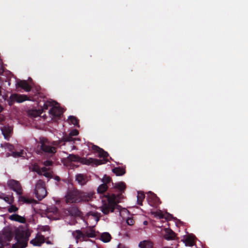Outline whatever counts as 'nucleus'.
<instances>
[{"instance_id": "obj_15", "label": "nucleus", "mask_w": 248, "mask_h": 248, "mask_svg": "<svg viewBox=\"0 0 248 248\" xmlns=\"http://www.w3.org/2000/svg\"><path fill=\"white\" fill-rule=\"evenodd\" d=\"M165 234L164 237L165 239L168 240H174L176 237V233L171 229H165Z\"/></svg>"}, {"instance_id": "obj_40", "label": "nucleus", "mask_w": 248, "mask_h": 248, "mask_svg": "<svg viewBox=\"0 0 248 248\" xmlns=\"http://www.w3.org/2000/svg\"><path fill=\"white\" fill-rule=\"evenodd\" d=\"M5 120V117L3 115L0 114V124H2V122Z\"/></svg>"}, {"instance_id": "obj_8", "label": "nucleus", "mask_w": 248, "mask_h": 248, "mask_svg": "<svg viewBox=\"0 0 248 248\" xmlns=\"http://www.w3.org/2000/svg\"><path fill=\"white\" fill-rule=\"evenodd\" d=\"M40 149L45 153L51 155H54L57 151L56 148L52 145L46 143L44 140L40 141Z\"/></svg>"}, {"instance_id": "obj_46", "label": "nucleus", "mask_w": 248, "mask_h": 248, "mask_svg": "<svg viewBox=\"0 0 248 248\" xmlns=\"http://www.w3.org/2000/svg\"><path fill=\"white\" fill-rule=\"evenodd\" d=\"M76 212H75V215H78V213L79 212V210L77 209H76Z\"/></svg>"}, {"instance_id": "obj_34", "label": "nucleus", "mask_w": 248, "mask_h": 248, "mask_svg": "<svg viewBox=\"0 0 248 248\" xmlns=\"http://www.w3.org/2000/svg\"><path fill=\"white\" fill-rule=\"evenodd\" d=\"M126 223L128 225L132 226L134 224L135 221L133 217H128L126 220Z\"/></svg>"}, {"instance_id": "obj_33", "label": "nucleus", "mask_w": 248, "mask_h": 248, "mask_svg": "<svg viewBox=\"0 0 248 248\" xmlns=\"http://www.w3.org/2000/svg\"><path fill=\"white\" fill-rule=\"evenodd\" d=\"M18 210V208L15 205H11L8 208V212L10 213L16 212Z\"/></svg>"}, {"instance_id": "obj_24", "label": "nucleus", "mask_w": 248, "mask_h": 248, "mask_svg": "<svg viewBox=\"0 0 248 248\" xmlns=\"http://www.w3.org/2000/svg\"><path fill=\"white\" fill-rule=\"evenodd\" d=\"M184 243H185V245L187 246L191 247L193 246L194 245V240L193 237L187 236L185 239H184Z\"/></svg>"}, {"instance_id": "obj_45", "label": "nucleus", "mask_w": 248, "mask_h": 248, "mask_svg": "<svg viewBox=\"0 0 248 248\" xmlns=\"http://www.w3.org/2000/svg\"><path fill=\"white\" fill-rule=\"evenodd\" d=\"M3 110V107L0 104V113Z\"/></svg>"}, {"instance_id": "obj_2", "label": "nucleus", "mask_w": 248, "mask_h": 248, "mask_svg": "<svg viewBox=\"0 0 248 248\" xmlns=\"http://www.w3.org/2000/svg\"><path fill=\"white\" fill-rule=\"evenodd\" d=\"M93 194L91 193H86L79 191L77 189H68L66 195L67 202H79L81 201L88 202L91 200Z\"/></svg>"}, {"instance_id": "obj_37", "label": "nucleus", "mask_w": 248, "mask_h": 248, "mask_svg": "<svg viewBox=\"0 0 248 248\" xmlns=\"http://www.w3.org/2000/svg\"><path fill=\"white\" fill-rule=\"evenodd\" d=\"M155 216H157L159 218L161 219V218H165L166 219H168V217H164V215H163V214L161 212H159V213H156V215H155Z\"/></svg>"}, {"instance_id": "obj_21", "label": "nucleus", "mask_w": 248, "mask_h": 248, "mask_svg": "<svg viewBox=\"0 0 248 248\" xmlns=\"http://www.w3.org/2000/svg\"><path fill=\"white\" fill-rule=\"evenodd\" d=\"M112 171L117 176H122L125 173V169L121 167L114 168Z\"/></svg>"}, {"instance_id": "obj_36", "label": "nucleus", "mask_w": 248, "mask_h": 248, "mask_svg": "<svg viewBox=\"0 0 248 248\" xmlns=\"http://www.w3.org/2000/svg\"><path fill=\"white\" fill-rule=\"evenodd\" d=\"M53 164V162L51 160H46L44 162V165L45 166L49 167L52 166Z\"/></svg>"}, {"instance_id": "obj_43", "label": "nucleus", "mask_w": 248, "mask_h": 248, "mask_svg": "<svg viewBox=\"0 0 248 248\" xmlns=\"http://www.w3.org/2000/svg\"><path fill=\"white\" fill-rule=\"evenodd\" d=\"M41 170L42 172H44L45 173V172H46L47 169L46 167H43V168H42Z\"/></svg>"}, {"instance_id": "obj_47", "label": "nucleus", "mask_w": 248, "mask_h": 248, "mask_svg": "<svg viewBox=\"0 0 248 248\" xmlns=\"http://www.w3.org/2000/svg\"><path fill=\"white\" fill-rule=\"evenodd\" d=\"M143 224L145 225H147L148 224V221H144L143 222Z\"/></svg>"}, {"instance_id": "obj_30", "label": "nucleus", "mask_w": 248, "mask_h": 248, "mask_svg": "<svg viewBox=\"0 0 248 248\" xmlns=\"http://www.w3.org/2000/svg\"><path fill=\"white\" fill-rule=\"evenodd\" d=\"M63 141V140H58V141H54L52 142V146L53 147L58 146L59 145L64 144V143H62Z\"/></svg>"}, {"instance_id": "obj_7", "label": "nucleus", "mask_w": 248, "mask_h": 248, "mask_svg": "<svg viewBox=\"0 0 248 248\" xmlns=\"http://www.w3.org/2000/svg\"><path fill=\"white\" fill-rule=\"evenodd\" d=\"M7 186L11 189L16 192L19 196L22 195L23 189L19 181L10 179L7 182Z\"/></svg>"}, {"instance_id": "obj_19", "label": "nucleus", "mask_w": 248, "mask_h": 248, "mask_svg": "<svg viewBox=\"0 0 248 248\" xmlns=\"http://www.w3.org/2000/svg\"><path fill=\"white\" fill-rule=\"evenodd\" d=\"M67 159L68 160L70 161H74V162H81L82 163L85 164V160H83L84 158H81L78 155H75L73 154H70L67 157Z\"/></svg>"}, {"instance_id": "obj_20", "label": "nucleus", "mask_w": 248, "mask_h": 248, "mask_svg": "<svg viewBox=\"0 0 248 248\" xmlns=\"http://www.w3.org/2000/svg\"><path fill=\"white\" fill-rule=\"evenodd\" d=\"M9 219L12 220L17 221L20 223H24L26 221L25 218L17 214H13L9 217Z\"/></svg>"}, {"instance_id": "obj_48", "label": "nucleus", "mask_w": 248, "mask_h": 248, "mask_svg": "<svg viewBox=\"0 0 248 248\" xmlns=\"http://www.w3.org/2000/svg\"><path fill=\"white\" fill-rule=\"evenodd\" d=\"M1 87L0 86V95L1 94Z\"/></svg>"}, {"instance_id": "obj_29", "label": "nucleus", "mask_w": 248, "mask_h": 248, "mask_svg": "<svg viewBox=\"0 0 248 248\" xmlns=\"http://www.w3.org/2000/svg\"><path fill=\"white\" fill-rule=\"evenodd\" d=\"M75 140H76V139L73 138V136H71L70 135H69L68 136L65 137L63 138V142L74 141Z\"/></svg>"}, {"instance_id": "obj_32", "label": "nucleus", "mask_w": 248, "mask_h": 248, "mask_svg": "<svg viewBox=\"0 0 248 248\" xmlns=\"http://www.w3.org/2000/svg\"><path fill=\"white\" fill-rule=\"evenodd\" d=\"M23 154V151H21L20 152H13V156L15 157H21L22 156Z\"/></svg>"}, {"instance_id": "obj_11", "label": "nucleus", "mask_w": 248, "mask_h": 248, "mask_svg": "<svg viewBox=\"0 0 248 248\" xmlns=\"http://www.w3.org/2000/svg\"><path fill=\"white\" fill-rule=\"evenodd\" d=\"M49 113L53 117L60 118L62 114V111L60 108L53 106L49 110Z\"/></svg>"}, {"instance_id": "obj_3", "label": "nucleus", "mask_w": 248, "mask_h": 248, "mask_svg": "<svg viewBox=\"0 0 248 248\" xmlns=\"http://www.w3.org/2000/svg\"><path fill=\"white\" fill-rule=\"evenodd\" d=\"M89 148H91L92 149L95 153L98 154L99 157H102L103 159H94L89 158V159H83L85 160V164L86 165H94L97 166L101 164H105L107 162L108 159L107 158L108 156V152L105 151L103 149L100 148L97 145H93L92 143H88Z\"/></svg>"}, {"instance_id": "obj_18", "label": "nucleus", "mask_w": 248, "mask_h": 248, "mask_svg": "<svg viewBox=\"0 0 248 248\" xmlns=\"http://www.w3.org/2000/svg\"><path fill=\"white\" fill-rule=\"evenodd\" d=\"M17 84L26 92H30L31 90V86L26 80H20L17 83Z\"/></svg>"}, {"instance_id": "obj_6", "label": "nucleus", "mask_w": 248, "mask_h": 248, "mask_svg": "<svg viewBox=\"0 0 248 248\" xmlns=\"http://www.w3.org/2000/svg\"><path fill=\"white\" fill-rule=\"evenodd\" d=\"M16 243L13 245V248H25L27 246L29 235L23 232L16 233L15 236Z\"/></svg>"}, {"instance_id": "obj_44", "label": "nucleus", "mask_w": 248, "mask_h": 248, "mask_svg": "<svg viewBox=\"0 0 248 248\" xmlns=\"http://www.w3.org/2000/svg\"><path fill=\"white\" fill-rule=\"evenodd\" d=\"M117 248H125V247L123 245H122L121 244H119L118 245Z\"/></svg>"}, {"instance_id": "obj_39", "label": "nucleus", "mask_w": 248, "mask_h": 248, "mask_svg": "<svg viewBox=\"0 0 248 248\" xmlns=\"http://www.w3.org/2000/svg\"><path fill=\"white\" fill-rule=\"evenodd\" d=\"M42 175H44L47 178H51V174L48 172L44 173V174H42Z\"/></svg>"}, {"instance_id": "obj_22", "label": "nucleus", "mask_w": 248, "mask_h": 248, "mask_svg": "<svg viewBox=\"0 0 248 248\" xmlns=\"http://www.w3.org/2000/svg\"><path fill=\"white\" fill-rule=\"evenodd\" d=\"M19 199L24 202L28 204L37 203V202L35 200L33 199L27 198L24 196H22V195L19 196Z\"/></svg>"}, {"instance_id": "obj_41", "label": "nucleus", "mask_w": 248, "mask_h": 248, "mask_svg": "<svg viewBox=\"0 0 248 248\" xmlns=\"http://www.w3.org/2000/svg\"><path fill=\"white\" fill-rule=\"evenodd\" d=\"M4 72V68L1 63L0 62V75H2Z\"/></svg>"}, {"instance_id": "obj_35", "label": "nucleus", "mask_w": 248, "mask_h": 248, "mask_svg": "<svg viewBox=\"0 0 248 248\" xmlns=\"http://www.w3.org/2000/svg\"><path fill=\"white\" fill-rule=\"evenodd\" d=\"M78 131L77 129L72 130L69 133V135L71 136H77L78 134Z\"/></svg>"}, {"instance_id": "obj_23", "label": "nucleus", "mask_w": 248, "mask_h": 248, "mask_svg": "<svg viewBox=\"0 0 248 248\" xmlns=\"http://www.w3.org/2000/svg\"><path fill=\"white\" fill-rule=\"evenodd\" d=\"M111 238V235L108 232H104L101 235V240L105 243L109 242Z\"/></svg>"}, {"instance_id": "obj_28", "label": "nucleus", "mask_w": 248, "mask_h": 248, "mask_svg": "<svg viewBox=\"0 0 248 248\" xmlns=\"http://www.w3.org/2000/svg\"><path fill=\"white\" fill-rule=\"evenodd\" d=\"M31 170L36 172L39 175H42V171L40 167L37 164H34L31 168Z\"/></svg>"}, {"instance_id": "obj_38", "label": "nucleus", "mask_w": 248, "mask_h": 248, "mask_svg": "<svg viewBox=\"0 0 248 248\" xmlns=\"http://www.w3.org/2000/svg\"><path fill=\"white\" fill-rule=\"evenodd\" d=\"M9 105L12 106L13 105L16 100L15 99L11 98V95L10 96L9 98L7 100Z\"/></svg>"}, {"instance_id": "obj_10", "label": "nucleus", "mask_w": 248, "mask_h": 248, "mask_svg": "<svg viewBox=\"0 0 248 248\" xmlns=\"http://www.w3.org/2000/svg\"><path fill=\"white\" fill-rule=\"evenodd\" d=\"M54 102H51L49 101H46L44 104L42 109L41 110H32L31 113V115L34 117L39 116L43 111L47 110L48 108V107L53 106L54 105Z\"/></svg>"}, {"instance_id": "obj_5", "label": "nucleus", "mask_w": 248, "mask_h": 248, "mask_svg": "<svg viewBox=\"0 0 248 248\" xmlns=\"http://www.w3.org/2000/svg\"><path fill=\"white\" fill-rule=\"evenodd\" d=\"M34 194L39 201H41L47 195L46 184L43 180H39L37 182L34 189Z\"/></svg>"}, {"instance_id": "obj_1", "label": "nucleus", "mask_w": 248, "mask_h": 248, "mask_svg": "<svg viewBox=\"0 0 248 248\" xmlns=\"http://www.w3.org/2000/svg\"><path fill=\"white\" fill-rule=\"evenodd\" d=\"M114 188L118 190L120 193L117 194L113 193L111 195H106L107 202L102 201L103 204L100 209L105 215H108L110 212H114L115 207L118 206L117 204L120 202V200L123 197L122 193L124 192L126 188L125 184L123 182L116 183Z\"/></svg>"}, {"instance_id": "obj_26", "label": "nucleus", "mask_w": 248, "mask_h": 248, "mask_svg": "<svg viewBox=\"0 0 248 248\" xmlns=\"http://www.w3.org/2000/svg\"><path fill=\"white\" fill-rule=\"evenodd\" d=\"M108 187L106 184H102L97 188V192L100 194L104 193L108 189Z\"/></svg>"}, {"instance_id": "obj_12", "label": "nucleus", "mask_w": 248, "mask_h": 248, "mask_svg": "<svg viewBox=\"0 0 248 248\" xmlns=\"http://www.w3.org/2000/svg\"><path fill=\"white\" fill-rule=\"evenodd\" d=\"M0 129L4 139L9 140L12 133V128L9 126H3L0 127Z\"/></svg>"}, {"instance_id": "obj_49", "label": "nucleus", "mask_w": 248, "mask_h": 248, "mask_svg": "<svg viewBox=\"0 0 248 248\" xmlns=\"http://www.w3.org/2000/svg\"><path fill=\"white\" fill-rule=\"evenodd\" d=\"M75 148H76V146H73V149H75Z\"/></svg>"}, {"instance_id": "obj_13", "label": "nucleus", "mask_w": 248, "mask_h": 248, "mask_svg": "<svg viewBox=\"0 0 248 248\" xmlns=\"http://www.w3.org/2000/svg\"><path fill=\"white\" fill-rule=\"evenodd\" d=\"M44 242V236L41 234H37L36 237L31 240L30 243L34 246H40Z\"/></svg>"}, {"instance_id": "obj_42", "label": "nucleus", "mask_w": 248, "mask_h": 248, "mask_svg": "<svg viewBox=\"0 0 248 248\" xmlns=\"http://www.w3.org/2000/svg\"><path fill=\"white\" fill-rule=\"evenodd\" d=\"M54 179L56 180L57 182H59L61 180V178L58 176H55L54 177Z\"/></svg>"}, {"instance_id": "obj_4", "label": "nucleus", "mask_w": 248, "mask_h": 248, "mask_svg": "<svg viewBox=\"0 0 248 248\" xmlns=\"http://www.w3.org/2000/svg\"><path fill=\"white\" fill-rule=\"evenodd\" d=\"M72 234L77 241L80 238L85 240L87 238H94L96 236L95 230L93 227H89L83 231L79 230H76L73 232Z\"/></svg>"}, {"instance_id": "obj_17", "label": "nucleus", "mask_w": 248, "mask_h": 248, "mask_svg": "<svg viewBox=\"0 0 248 248\" xmlns=\"http://www.w3.org/2000/svg\"><path fill=\"white\" fill-rule=\"evenodd\" d=\"M154 244L151 240H145L140 242L139 247L140 248H153Z\"/></svg>"}, {"instance_id": "obj_27", "label": "nucleus", "mask_w": 248, "mask_h": 248, "mask_svg": "<svg viewBox=\"0 0 248 248\" xmlns=\"http://www.w3.org/2000/svg\"><path fill=\"white\" fill-rule=\"evenodd\" d=\"M68 119L69 120L72 124L78 127H79V121L76 117L74 116H70L68 117Z\"/></svg>"}, {"instance_id": "obj_16", "label": "nucleus", "mask_w": 248, "mask_h": 248, "mask_svg": "<svg viewBox=\"0 0 248 248\" xmlns=\"http://www.w3.org/2000/svg\"><path fill=\"white\" fill-rule=\"evenodd\" d=\"M76 180L81 186L86 185L88 181L87 177L85 175L80 173L76 175Z\"/></svg>"}, {"instance_id": "obj_9", "label": "nucleus", "mask_w": 248, "mask_h": 248, "mask_svg": "<svg viewBox=\"0 0 248 248\" xmlns=\"http://www.w3.org/2000/svg\"><path fill=\"white\" fill-rule=\"evenodd\" d=\"M147 200L148 203L152 207H156L161 203L159 198L152 192L148 193Z\"/></svg>"}, {"instance_id": "obj_25", "label": "nucleus", "mask_w": 248, "mask_h": 248, "mask_svg": "<svg viewBox=\"0 0 248 248\" xmlns=\"http://www.w3.org/2000/svg\"><path fill=\"white\" fill-rule=\"evenodd\" d=\"M145 198V195L143 192H138L137 195L138 204L140 205H142V201Z\"/></svg>"}, {"instance_id": "obj_14", "label": "nucleus", "mask_w": 248, "mask_h": 248, "mask_svg": "<svg viewBox=\"0 0 248 248\" xmlns=\"http://www.w3.org/2000/svg\"><path fill=\"white\" fill-rule=\"evenodd\" d=\"M11 98L16 100L17 103H22L25 101L29 100V97L25 94H19L17 93H14L11 95Z\"/></svg>"}, {"instance_id": "obj_31", "label": "nucleus", "mask_w": 248, "mask_h": 248, "mask_svg": "<svg viewBox=\"0 0 248 248\" xmlns=\"http://www.w3.org/2000/svg\"><path fill=\"white\" fill-rule=\"evenodd\" d=\"M111 181V178L109 176H108L106 175H105L102 181L104 183V184H107L109 183Z\"/></svg>"}]
</instances>
